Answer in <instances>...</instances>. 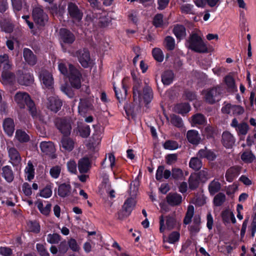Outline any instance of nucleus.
<instances>
[{
    "instance_id": "1",
    "label": "nucleus",
    "mask_w": 256,
    "mask_h": 256,
    "mask_svg": "<svg viewBox=\"0 0 256 256\" xmlns=\"http://www.w3.org/2000/svg\"><path fill=\"white\" fill-rule=\"evenodd\" d=\"M58 68L61 74L68 78L73 87L78 88L81 86V74L71 64L65 60L58 62Z\"/></svg>"
},
{
    "instance_id": "2",
    "label": "nucleus",
    "mask_w": 256,
    "mask_h": 256,
    "mask_svg": "<svg viewBox=\"0 0 256 256\" xmlns=\"http://www.w3.org/2000/svg\"><path fill=\"white\" fill-rule=\"evenodd\" d=\"M14 100L20 108H24L25 104H26L34 118L40 121H44L42 116L38 113L34 102L27 93L18 92L14 96Z\"/></svg>"
},
{
    "instance_id": "3",
    "label": "nucleus",
    "mask_w": 256,
    "mask_h": 256,
    "mask_svg": "<svg viewBox=\"0 0 256 256\" xmlns=\"http://www.w3.org/2000/svg\"><path fill=\"white\" fill-rule=\"evenodd\" d=\"M188 47L197 52H206L208 51L206 44L196 34L191 35L187 42Z\"/></svg>"
},
{
    "instance_id": "4",
    "label": "nucleus",
    "mask_w": 256,
    "mask_h": 256,
    "mask_svg": "<svg viewBox=\"0 0 256 256\" xmlns=\"http://www.w3.org/2000/svg\"><path fill=\"white\" fill-rule=\"evenodd\" d=\"M32 16L34 22L40 26H44L48 21V16L42 7L36 2L32 4Z\"/></svg>"
},
{
    "instance_id": "5",
    "label": "nucleus",
    "mask_w": 256,
    "mask_h": 256,
    "mask_svg": "<svg viewBox=\"0 0 256 256\" xmlns=\"http://www.w3.org/2000/svg\"><path fill=\"white\" fill-rule=\"evenodd\" d=\"M203 94L207 102L213 104L220 99V88L208 89L203 92Z\"/></svg>"
},
{
    "instance_id": "6",
    "label": "nucleus",
    "mask_w": 256,
    "mask_h": 256,
    "mask_svg": "<svg viewBox=\"0 0 256 256\" xmlns=\"http://www.w3.org/2000/svg\"><path fill=\"white\" fill-rule=\"evenodd\" d=\"M75 193H76V190H72L69 183H63L58 186V194L61 198H72L75 197Z\"/></svg>"
},
{
    "instance_id": "7",
    "label": "nucleus",
    "mask_w": 256,
    "mask_h": 256,
    "mask_svg": "<svg viewBox=\"0 0 256 256\" xmlns=\"http://www.w3.org/2000/svg\"><path fill=\"white\" fill-rule=\"evenodd\" d=\"M176 224V220L171 216H167L164 218L161 216L160 218V232H164L166 230H170L174 228Z\"/></svg>"
},
{
    "instance_id": "8",
    "label": "nucleus",
    "mask_w": 256,
    "mask_h": 256,
    "mask_svg": "<svg viewBox=\"0 0 256 256\" xmlns=\"http://www.w3.org/2000/svg\"><path fill=\"white\" fill-rule=\"evenodd\" d=\"M69 118H57L55 121L56 126L60 132L64 135H68L70 133L71 125Z\"/></svg>"
},
{
    "instance_id": "9",
    "label": "nucleus",
    "mask_w": 256,
    "mask_h": 256,
    "mask_svg": "<svg viewBox=\"0 0 256 256\" xmlns=\"http://www.w3.org/2000/svg\"><path fill=\"white\" fill-rule=\"evenodd\" d=\"M39 78L42 86L48 88H52L54 85V78L52 74L46 70H41Z\"/></svg>"
},
{
    "instance_id": "10",
    "label": "nucleus",
    "mask_w": 256,
    "mask_h": 256,
    "mask_svg": "<svg viewBox=\"0 0 256 256\" xmlns=\"http://www.w3.org/2000/svg\"><path fill=\"white\" fill-rule=\"evenodd\" d=\"M136 204V200L134 197H130L126 200L122 206V212L124 216H128L130 214Z\"/></svg>"
},
{
    "instance_id": "11",
    "label": "nucleus",
    "mask_w": 256,
    "mask_h": 256,
    "mask_svg": "<svg viewBox=\"0 0 256 256\" xmlns=\"http://www.w3.org/2000/svg\"><path fill=\"white\" fill-rule=\"evenodd\" d=\"M62 106L61 100L55 95L48 98L47 106L51 110L57 112Z\"/></svg>"
},
{
    "instance_id": "12",
    "label": "nucleus",
    "mask_w": 256,
    "mask_h": 256,
    "mask_svg": "<svg viewBox=\"0 0 256 256\" xmlns=\"http://www.w3.org/2000/svg\"><path fill=\"white\" fill-rule=\"evenodd\" d=\"M77 56L80 62L83 67L87 68L90 62V58L88 50H83L78 51L77 54Z\"/></svg>"
},
{
    "instance_id": "13",
    "label": "nucleus",
    "mask_w": 256,
    "mask_h": 256,
    "mask_svg": "<svg viewBox=\"0 0 256 256\" xmlns=\"http://www.w3.org/2000/svg\"><path fill=\"white\" fill-rule=\"evenodd\" d=\"M15 79L14 74L10 70L0 73V82L4 86L13 84Z\"/></svg>"
},
{
    "instance_id": "14",
    "label": "nucleus",
    "mask_w": 256,
    "mask_h": 256,
    "mask_svg": "<svg viewBox=\"0 0 256 256\" xmlns=\"http://www.w3.org/2000/svg\"><path fill=\"white\" fill-rule=\"evenodd\" d=\"M40 148L42 152L47 155H52L55 152L54 146L51 142H42Z\"/></svg>"
},
{
    "instance_id": "15",
    "label": "nucleus",
    "mask_w": 256,
    "mask_h": 256,
    "mask_svg": "<svg viewBox=\"0 0 256 256\" xmlns=\"http://www.w3.org/2000/svg\"><path fill=\"white\" fill-rule=\"evenodd\" d=\"M12 68V64L6 54L0 56V73L9 70Z\"/></svg>"
},
{
    "instance_id": "16",
    "label": "nucleus",
    "mask_w": 256,
    "mask_h": 256,
    "mask_svg": "<svg viewBox=\"0 0 256 256\" xmlns=\"http://www.w3.org/2000/svg\"><path fill=\"white\" fill-rule=\"evenodd\" d=\"M68 12L71 17L76 20H80L82 18V13L77 6L74 4H70L68 6Z\"/></svg>"
},
{
    "instance_id": "17",
    "label": "nucleus",
    "mask_w": 256,
    "mask_h": 256,
    "mask_svg": "<svg viewBox=\"0 0 256 256\" xmlns=\"http://www.w3.org/2000/svg\"><path fill=\"white\" fill-rule=\"evenodd\" d=\"M222 142L225 147L230 148L234 144L235 139L230 132H225L222 135Z\"/></svg>"
},
{
    "instance_id": "18",
    "label": "nucleus",
    "mask_w": 256,
    "mask_h": 256,
    "mask_svg": "<svg viewBox=\"0 0 256 256\" xmlns=\"http://www.w3.org/2000/svg\"><path fill=\"white\" fill-rule=\"evenodd\" d=\"M23 56L26 62L28 64L33 66L36 64V58L30 50L28 48H24Z\"/></svg>"
},
{
    "instance_id": "19",
    "label": "nucleus",
    "mask_w": 256,
    "mask_h": 256,
    "mask_svg": "<svg viewBox=\"0 0 256 256\" xmlns=\"http://www.w3.org/2000/svg\"><path fill=\"white\" fill-rule=\"evenodd\" d=\"M61 39L64 43L72 44L74 40V34L65 28H62L60 32Z\"/></svg>"
},
{
    "instance_id": "20",
    "label": "nucleus",
    "mask_w": 256,
    "mask_h": 256,
    "mask_svg": "<svg viewBox=\"0 0 256 256\" xmlns=\"http://www.w3.org/2000/svg\"><path fill=\"white\" fill-rule=\"evenodd\" d=\"M167 202L174 206L180 204L182 201V196L176 193H170L166 196Z\"/></svg>"
},
{
    "instance_id": "21",
    "label": "nucleus",
    "mask_w": 256,
    "mask_h": 256,
    "mask_svg": "<svg viewBox=\"0 0 256 256\" xmlns=\"http://www.w3.org/2000/svg\"><path fill=\"white\" fill-rule=\"evenodd\" d=\"M3 127L6 134L9 136H12L14 130L13 120L10 118L5 119L3 123Z\"/></svg>"
},
{
    "instance_id": "22",
    "label": "nucleus",
    "mask_w": 256,
    "mask_h": 256,
    "mask_svg": "<svg viewBox=\"0 0 256 256\" xmlns=\"http://www.w3.org/2000/svg\"><path fill=\"white\" fill-rule=\"evenodd\" d=\"M239 174V168L232 166L226 170V178L228 182H232Z\"/></svg>"
},
{
    "instance_id": "23",
    "label": "nucleus",
    "mask_w": 256,
    "mask_h": 256,
    "mask_svg": "<svg viewBox=\"0 0 256 256\" xmlns=\"http://www.w3.org/2000/svg\"><path fill=\"white\" fill-rule=\"evenodd\" d=\"M76 130H78L79 134L82 138L88 136L90 132V128L88 126L79 122H78Z\"/></svg>"
},
{
    "instance_id": "24",
    "label": "nucleus",
    "mask_w": 256,
    "mask_h": 256,
    "mask_svg": "<svg viewBox=\"0 0 256 256\" xmlns=\"http://www.w3.org/2000/svg\"><path fill=\"white\" fill-rule=\"evenodd\" d=\"M198 156L200 158H206L209 161H212L216 158V155L214 153L206 148L200 150Z\"/></svg>"
},
{
    "instance_id": "25",
    "label": "nucleus",
    "mask_w": 256,
    "mask_h": 256,
    "mask_svg": "<svg viewBox=\"0 0 256 256\" xmlns=\"http://www.w3.org/2000/svg\"><path fill=\"white\" fill-rule=\"evenodd\" d=\"M186 137L188 141L192 144H198L200 140L198 132L196 130H190L187 132Z\"/></svg>"
},
{
    "instance_id": "26",
    "label": "nucleus",
    "mask_w": 256,
    "mask_h": 256,
    "mask_svg": "<svg viewBox=\"0 0 256 256\" xmlns=\"http://www.w3.org/2000/svg\"><path fill=\"white\" fill-rule=\"evenodd\" d=\"M2 176L8 182H10L13 180L14 176L10 166H6L2 168Z\"/></svg>"
},
{
    "instance_id": "27",
    "label": "nucleus",
    "mask_w": 256,
    "mask_h": 256,
    "mask_svg": "<svg viewBox=\"0 0 256 256\" xmlns=\"http://www.w3.org/2000/svg\"><path fill=\"white\" fill-rule=\"evenodd\" d=\"M9 156L13 164H16L21 160V158L17 150L13 148H8Z\"/></svg>"
},
{
    "instance_id": "28",
    "label": "nucleus",
    "mask_w": 256,
    "mask_h": 256,
    "mask_svg": "<svg viewBox=\"0 0 256 256\" xmlns=\"http://www.w3.org/2000/svg\"><path fill=\"white\" fill-rule=\"evenodd\" d=\"M34 81V78L30 72L23 74L18 79V82L22 85L28 86Z\"/></svg>"
},
{
    "instance_id": "29",
    "label": "nucleus",
    "mask_w": 256,
    "mask_h": 256,
    "mask_svg": "<svg viewBox=\"0 0 256 256\" xmlns=\"http://www.w3.org/2000/svg\"><path fill=\"white\" fill-rule=\"evenodd\" d=\"M90 167V162L88 158H84L79 160L78 168L81 173L86 172Z\"/></svg>"
},
{
    "instance_id": "30",
    "label": "nucleus",
    "mask_w": 256,
    "mask_h": 256,
    "mask_svg": "<svg viewBox=\"0 0 256 256\" xmlns=\"http://www.w3.org/2000/svg\"><path fill=\"white\" fill-rule=\"evenodd\" d=\"M180 238V234L178 232H172L168 236H163V241L164 242H168L170 244H174L178 242Z\"/></svg>"
},
{
    "instance_id": "31",
    "label": "nucleus",
    "mask_w": 256,
    "mask_h": 256,
    "mask_svg": "<svg viewBox=\"0 0 256 256\" xmlns=\"http://www.w3.org/2000/svg\"><path fill=\"white\" fill-rule=\"evenodd\" d=\"M222 216L223 220L226 222H232V223L235 224L236 222V219L233 212L230 210H224L222 214Z\"/></svg>"
},
{
    "instance_id": "32",
    "label": "nucleus",
    "mask_w": 256,
    "mask_h": 256,
    "mask_svg": "<svg viewBox=\"0 0 256 256\" xmlns=\"http://www.w3.org/2000/svg\"><path fill=\"white\" fill-rule=\"evenodd\" d=\"M174 78V74L172 71H166L162 76V81L164 85H169L172 82Z\"/></svg>"
},
{
    "instance_id": "33",
    "label": "nucleus",
    "mask_w": 256,
    "mask_h": 256,
    "mask_svg": "<svg viewBox=\"0 0 256 256\" xmlns=\"http://www.w3.org/2000/svg\"><path fill=\"white\" fill-rule=\"evenodd\" d=\"M25 176L26 179L29 181L31 180L34 178V168L31 162L29 161L28 163L27 166L24 170Z\"/></svg>"
},
{
    "instance_id": "34",
    "label": "nucleus",
    "mask_w": 256,
    "mask_h": 256,
    "mask_svg": "<svg viewBox=\"0 0 256 256\" xmlns=\"http://www.w3.org/2000/svg\"><path fill=\"white\" fill-rule=\"evenodd\" d=\"M142 98L146 104H148L153 98L152 90L149 87L145 88L143 90Z\"/></svg>"
},
{
    "instance_id": "35",
    "label": "nucleus",
    "mask_w": 256,
    "mask_h": 256,
    "mask_svg": "<svg viewBox=\"0 0 256 256\" xmlns=\"http://www.w3.org/2000/svg\"><path fill=\"white\" fill-rule=\"evenodd\" d=\"M190 109V106L188 103L178 104L174 106L175 112L182 114L188 112Z\"/></svg>"
},
{
    "instance_id": "36",
    "label": "nucleus",
    "mask_w": 256,
    "mask_h": 256,
    "mask_svg": "<svg viewBox=\"0 0 256 256\" xmlns=\"http://www.w3.org/2000/svg\"><path fill=\"white\" fill-rule=\"evenodd\" d=\"M221 185L218 180H213L208 186V190L212 195H214L220 189Z\"/></svg>"
},
{
    "instance_id": "37",
    "label": "nucleus",
    "mask_w": 256,
    "mask_h": 256,
    "mask_svg": "<svg viewBox=\"0 0 256 256\" xmlns=\"http://www.w3.org/2000/svg\"><path fill=\"white\" fill-rule=\"evenodd\" d=\"M74 142L70 138H63L61 142L62 148L67 151H71L74 147Z\"/></svg>"
},
{
    "instance_id": "38",
    "label": "nucleus",
    "mask_w": 256,
    "mask_h": 256,
    "mask_svg": "<svg viewBox=\"0 0 256 256\" xmlns=\"http://www.w3.org/2000/svg\"><path fill=\"white\" fill-rule=\"evenodd\" d=\"M174 32L177 38L180 40L184 38L186 34V29L182 26H176L174 28Z\"/></svg>"
},
{
    "instance_id": "39",
    "label": "nucleus",
    "mask_w": 256,
    "mask_h": 256,
    "mask_svg": "<svg viewBox=\"0 0 256 256\" xmlns=\"http://www.w3.org/2000/svg\"><path fill=\"white\" fill-rule=\"evenodd\" d=\"M36 204L38 208L42 214L46 216L49 214L51 209V204H47L44 206L40 200H38Z\"/></svg>"
},
{
    "instance_id": "40",
    "label": "nucleus",
    "mask_w": 256,
    "mask_h": 256,
    "mask_svg": "<svg viewBox=\"0 0 256 256\" xmlns=\"http://www.w3.org/2000/svg\"><path fill=\"white\" fill-rule=\"evenodd\" d=\"M198 178L202 182H204L212 177L211 172L206 168H204L198 173Z\"/></svg>"
},
{
    "instance_id": "41",
    "label": "nucleus",
    "mask_w": 256,
    "mask_h": 256,
    "mask_svg": "<svg viewBox=\"0 0 256 256\" xmlns=\"http://www.w3.org/2000/svg\"><path fill=\"white\" fill-rule=\"evenodd\" d=\"M255 158V156L250 151L244 152L241 155V159L246 163H251Z\"/></svg>"
},
{
    "instance_id": "42",
    "label": "nucleus",
    "mask_w": 256,
    "mask_h": 256,
    "mask_svg": "<svg viewBox=\"0 0 256 256\" xmlns=\"http://www.w3.org/2000/svg\"><path fill=\"white\" fill-rule=\"evenodd\" d=\"M138 186L139 182L136 180L131 182L129 190L130 194L131 196L130 197H134L136 198V196L138 191Z\"/></svg>"
},
{
    "instance_id": "43",
    "label": "nucleus",
    "mask_w": 256,
    "mask_h": 256,
    "mask_svg": "<svg viewBox=\"0 0 256 256\" xmlns=\"http://www.w3.org/2000/svg\"><path fill=\"white\" fill-rule=\"evenodd\" d=\"M15 137L20 142H26L29 140L28 136L25 132L22 130H17L16 131Z\"/></svg>"
},
{
    "instance_id": "44",
    "label": "nucleus",
    "mask_w": 256,
    "mask_h": 256,
    "mask_svg": "<svg viewBox=\"0 0 256 256\" xmlns=\"http://www.w3.org/2000/svg\"><path fill=\"white\" fill-rule=\"evenodd\" d=\"M198 176L196 174H191L189 178V187L192 190H194L198 187Z\"/></svg>"
},
{
    "instance_id": "45",
    "label": "nucleus",
    "mask_w": 256,
    "mask_h": 256,
    "mask_svg": "<svg viewBox=\"0 0 256 256\" xmlns=\"http://www.w3.org/2000/svg\"><path fill=\"white\" fill-rule=\"evenodd\" d=\"M190 167L194 170H198L202 167V162L197 158H192L189 162Z\"/></svg>"
},
{
    "instance_id": "46",
    "label": "nucleus",
    "mask_w": 256,
    "mask_h": 256,
    "mask_svg": "<svg viewBox=\"0 0 256 256\" xmlns=\"http://www.w3.org/2000/svg\"><path fill=\"white\" fill-rule=\"evenodd\" d=\"M152 56L154 58L159 62L163 61L164 55L162 50L159 48H154L152 51Z\"/></svg>"
},
{
    "instance_id": "47",
    "label": "nucleus",
    "mask_w": 256,
    "mask_h": 256,
    "mask_svg": "<svg viewBox=\"0 0 256 256\" xmlns=\"http://www.w3.org/2000/svg\"><path fill=\"white\" fill-rule=\"evenodd\" d=\"M52 194V186L51 185L46 186L44 188L40 191V196L44 198H48Z\"/></svg>"
},
{
    "instance_id": "48",
    "label": "nucleus",
    "mask_w": 256,
    "mask_h": 256,
    "mask_svg": "<svg viewBox=\"0 0 256 256\" xmlns=\"http://www.w3.org/2000/svg\"><path fill=\"white\" fill-rule=\"evenodd\" d=\"M178 144L176 141L168 140L164 144V147L165 149L172 150L178 148Z\"/></svg>"
},
{
    "instance_id": "49",
    "label": "nucleus",
    "mask_w": 256,
    "mask_h": 256,
    "mask_svg": "<svg viewBox=\"0 0 256 256\" xmlns=\"http://www.w3.org/2000/svg\"><path fill=\"white\" fill-rule=\"evenodd\" d=\"M205 122L204 116L200 114H196L192 118V124H202Z\"/></svg>"
},
{
    "instance_id": "50",
    "label": "nucleus",
    "mask_w": 256,
    "mask_h": 256,
    "mask_svg": "<svg viewBox=\"0 0 256 256\" xmlns=\"http://www.w3.org/2000/svg\"><path fill=\"white\" fill-rule=\"evenodd\" d=\"M248 126L246 123L242 122L239 124L236 130L239 134L246 135L248 132Z\"/></svg>"
},
{
    "instance_id": "51",
    "label": "nucleus",
    "mask_w": 256,
    "mask_h": 256,
    "mask_svg": "<svg viewBox=\"0 0 256 256\" xmlns=\"http://www.w3.org/2000/svg\"><path fill=\"white\" fill-rule=\"evenodd\" d=\"M164 46L169 50L174 49L175 46L174 38L172 36H166L164 40Z\"/></svg>"
},
{
    "instance_id": "52",
    "label": "nucleus",
    "mask_w": 256,
    "mask_h": 256,
    "mask_svg": "<svg viewBox=\"0 0 256 256\" xmlns=\"http://www.w3.org/2000/svg\"><path fill=\"white\" fill-rule=\"evenodd\" d=\"M170 122L174 126L178 128H181L183 126L182 119L176 115H172L170 118Z\"/></svg>"
},
{
    "instance_id": "53",
    "label": "nucleus",
    "mask_w": 256,
    "mask_h": 256,
    "mask_svg": "<svg viewBox=\"0 0 256 256\" xmlns=\"http://www.w3.org/2000/svg\"><path fill=\"white\" fill-rule=\"evenodd\" d=\"M44 2H48L50 5V6L48 7L50 12L52 14H57L58 12H61L60 9L58 10L56 4H52L54 0H44ZM64 8H62L61 10H63Z\"/></svg>"
},
{
    "instance_id": "54",
    "label": "nucleus",
    "mask_w": 256,
    "mask_h": 256,
    "mask_svg": "<svg viewBox=\"0 0 256 256\" xmlns=\"http://www.w3.org/2000/svg\"><path fill=\"white\" fill-rule=\"evenodd\" d=\"M226 196L222 193H219L214 198V202L216 206H220L225 200Z\"/></svg>"
},
{
    "instance_id": "55",
    "label": "nucleus",
    "mask_w": 256,
    "mask_h": 256,
    "mask_svg": "<svg viewBox=\"0 0 256 256\" xmlns=\"http://www.w3.org/2000/svg\"><path fill=\"white\" fill-rule=\"evenodd\" d=\"M225 82L230 90L234 91L236 90V86L234 78L230 76H227L225 78Z\"/></svg>"
},
{
    "instance_id": "56",
    "label": "nucleus",
    "mask_w": 256,
    "mask_h": 256,
    "mask_svg": "<svg viewBox=\"0 0 256 256\" xmlns=\"http://www.w3.org/2000/svg\"><path fill=\"white\" fill-rule=\"evenodd\" d=\"M61 172V168L60 166H56L52 167L50 171V176L54 178H58Z\"/></svg>"
},
{
    "instance_id": "57",
    "label": "nucleus",
    "mask_w": 256,
    "mask_h": 256,
    "mask_svg": "<svg viewBox=\"0 0 256 256\" xmlns=\"http://www.w3.org/2000/svg\"><path fill=\"white\" fill-rule=\"evenodd\" d=\"M124 80L122 81V92L121 91L118 92V90H117L116 88L114 85V88L116 93V96L117 98L119 100L120 99H122L124 97L126 96V90L125 86H124Z\"/></svg>"
},
{
    "instance_id": "58",
    "label": "nucleus",
    "mask_w": 256,
    "mask_h": 256,
    "mask_svg": "<svg viewBox=\"0 0 256 256\" xmlns=\"http://www.w3.org/2000/svg\"><path fill=\"white\" fill-rule=\"evenodd\" d=\"M28 230L34 232H38L40 230V226L36 222H30L28 224Z\"/></svg>"
},
{
    "instance_id": "59",
    "label": "nucleus",
    "mask_w": 256,
    "mask_h": 256,
    "mask_svg": "<svg viewBox=\"0 0 256 256\" xmlns=\"http://www.w3.org/2000/svg\"><path fill=\"white\" fill-rule=\"evenodd\" d=\"M46 240L50 244H56L60 240V236L56 234H48Z\"/></svg>"
},
{
    "instance_id": "60",
    "label": "nucleus",
    "mask_w": 256,
    "mask_h": 256,
    "mask_svg": "<svg viewBox=\"0 0 256 256\" xmlns=\"http://www.w3.org/2000/svg\"><path fill=\"white\" fill-rule=\"evenodd\" d=\"M194 6L190 4H182L180 6V10L182 13L186 14H191L193 13Z\"/></svg>"
},
{
    "instance_id": "61",
    "label": "nucleus",
    "mask_w": 256,
    "mask_h": 256,
    "mask_svg": "<svg viewBox=\"0 0 256 256\" xmlns=\"http://www.w3.org/2000/svg\"><path fill=\"white\" fill-rule=\"evenodd\" d=\"M76 162L72 160H70L68 162H67V168L68 170L72 173V174H76Z\"/></svg>"
},
{
    "instance_id": "62",
    "label": "nucleus",
    "mask_w": 256,
    "mask_h": 256,
    "mask_svg": "<svg viewBox=\"0 0 256 256\" xmlns=\"http://www.w3.org/2000/svg\"><path fill=\"white\" fill-rule=\"evenodd\" d=\"M134 100L136 104H140L142 103V96L137 88H134Z\"/></svg>"
},
{
    "instance_id": "63",
    "label": "nucleus",
    "mask_w": 256,
    "mask_h": 256,
    "mask_svg": "<svg viewBox=\"0 0 256 256\" xmlns=\"http://www.w3.org/2000/svg\"><path fill=\"white\" fill-rule=\"evenodd\" d=\"M22 190L26 196H30L32 194L31 186L28 183L25 182L22 184Z\"/></svg>"
},
{
    "instance_id": "64",
    "label": "nucleus",
    "mask_w": 256,
    "mask_h": 256,
    "mask_svg": "<svg viewBox=\"0 0 256 256\" xmlns=\"http://www.w3.org/2000/svg\"><path fill=\"white\" fill-rule=\"evenodd\" d=\"M36 249L40 256H49V254L46 251L44 245L38 244H36Z\"/></svg>"
}]
</instances>
